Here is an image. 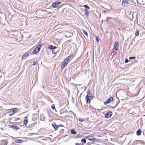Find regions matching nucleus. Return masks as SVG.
<instances>
[{"label": "nucleus", "instance_id": "obj_35", "mask_svg": "<svg viewBox=\"0 0 145 145\" xmlns=\"http://www.w3.org/2000/svg\"><path fill=\"white\" fill-rule=\"evenodd\" d=\"M37 62L35 61V62H33V65H35L37 64Z\"/></svg>", "mask_w": 145, "mask_h": 145}, {"label": "nucleus", "instance_id": "obj_11", "mask_svg": "<svg viewBox=\"0 0 145 145\" xmlns=\"http://www.w3.org/2000/svg\"><path fill=\"white\" fill-rule=\"evenodd\" d=\"M52 125L55 131H56L57 129L58 126L56 125L55 123H52Z\"/></svg>", "mask_w": 145, "mask_h": 145}, {"label": "nucleus", "instance_id": "obj_34", "mask_svg": "<svg viewBox=\"0 0 145 145\" xmlns=\"http://www.w3.org/2000/svg\"><path fill=\"white\" fill-rule=\"evenodd\" d=\"M56 3L58 5L61 3V2L59 1H58Z\"/></svg>", "mask_w": 145, "mask_h": 145}, {"label": "nucleus", "instance_id": "obj_27", "mask_svg": "<svg viewBox=\"0 0 145 145\" xmlns=\"http://www.w3.org/2000/svg\"><path fill=\"white\" fill-rule=\"evenodd\" d=\"M81 142H83L85 144L86 142V140L84 138L81 140Z\"/></svg>", "mask_w": 145, "mask_h": 145}, {"label": "nucleus", "instance_id": "obj_21", "mask_svg": "<svg viewBox=\"0 0 145 145\" xmlns=\"http://www.w3.org/2000/svg\"><path fill=\"white\" fill-rule=\"evenodd\" d=\"M140 142V141L139 140H136L133 143V145H136L137 144L139 143Z\"/></svg>", "mask_w": 145, "mask_h": 145}, {"label": "nucleus", "instance_id": "obj_25", "mask_svg": "<svg viewBox=\"0 0 145 145\" xmlns=\"http://www.w3.org/2000/svg\"><path fill=\"white\" fill-rule=\"evenodd\" d=\"M135 35L136 36H137L139 35V33L138 30H137L136 32L135 33Z\"/></svg>", "mask_w": 145, "mask_h": 145}, {"label": "nucleus", "instance_id": "obj_16", "mask_svg": "<svg viewBox=\"0 0 145 145\" xmlns=\"http://www.w3.org/2000/svg\"><path fill=\"white\" fill-rule=\"evenodd\" d=\"M142 133L141 130L140 129H139L136 132L137 135L138 136H140Z\"/></svg>", "mask_w": 145, "mask_h": 145}, {"label": "nucleus", "instance_id": "obj_33", "mask_svg": "<svg viewBox=\"0 0 145 145\" xmlns=\"http://www.w3.org/2000/svg\"><path fill=\"white\" fill-rule=\"evenodd\" d=\"M96 40L98 42L99 40V38L98 37H97V36L96 37Z\"/></svg>", "mask_w": 145, "mask_h": 145}, {"label": "nucleus", "instance_id": "obj_20", "mask_svg": "<svg viewBox=\"0 0 145 145\" xmlns=\"http://www.w3.org/2000/svg\"><path fill=\"white\" fill-rule=\"evenodd\" d=\"M15 142L17 143H21L23 142V140L21 139H17L15 141Z\"/></svg>", "mask_w": 145, "mask_h": 145}, {"label": "nucleus", "instance_id": "obj_10", "mask_svg": "<svg viewBox=\"0 0 145 145\" xmlns=\"http://www.w3.org/2000/svg\"><path fill=\"white\" fill-rule=\"evenodd\" d=\"M117 49L116 48H113L112 50V53L111 54V55L112 56H114L116 54V52H115V51H117Z\"/></svg>", "mask_w": 145, "mask_h": 145}, {"label": "nucleus", "instance_id": "obj_7", "mask_svg": "<svg viewBox=\"0 0 145 145\" xmlns=\"http://www.w3.org/2000/svg\"><path fill=\"white\" fill-rule=\"evenodd\" d=\"M68 63V62L65 59L61 65V69H63L67 65Z\"/></svg>", "mask_w": 145, "mask_h": 145}, {"label": "nucleus", "instance_id": "obj_39", "mask_svg": "<svg viewBox=\"0 0 145 145\" xmlns=\"http://www.w3.org/2000/svg\"><path fill=\"white\" fill-rule=\"evenodd\" d=\"M52 54H56V52H55L54 51H53V50H52Z\"/></svg>", "mask_w": 145, "mask_h": 145}, {"label": "nucleus", "instance_id": "obj_30", "mask_svg": "<svg viewBox=\"0 0 145 145\" xmlns=\"http://www.w3.org/2000/svg\"><path fill=\"white\" fill-rule=\"evenodd\" d=\"M51 108L53 110H55L56 112V109L55 106L54 105H52L51 106Z\"/></svg>", "mask_w": 145, "mask_h": 145}, {"label": "nucleus", "instance_id": "obj_28", "mask_svg": "<svg viewBox=\"0 0 145 145\" xmlns=\"http://www.w3.org/2000/svg\"><path fill=\"white\" fill-rule=\"evenodd\" d=\"M83 33L85 34L86 35L88 36V33L87 32L84 30H83Z\"/></svg>", "mask_w": 145, "mask_h": 145}, {"label": "nucleus", "instance_id": "obj_29", "mask_svg": "<svg viewBox=\"0 0 145 145\" xmlns=\"http://www.w3.org/2000/svg\"><path fill=\"white\" fill-rule=\"evenodd\" d=\"M84 11L85 12V13L87 15V14H88L89 13V12H88V10L86 9H85L84 10Z\"/></svg>", "mask_w": 145, "mask_h": 145}, {"label": "nucleus", "instance_id": "obj_17", "mask_svg": "<svg viewBox=\"0 0 145 145\" xmlns=\"http://www.w3.org/2000/svg\"><path fill=\"white\" fill-rule=\"evenodd\" d=\"M128 4V2L127 1H123L122 5L123 6H125Z\"/></svg>", "mask_w": 145, "mask_h": 145}, {"label": "nucleus", "instance_id": "obj_37", "mask_svg": "<svg viewBox=\"0 0 145 145\" xmlns=\"http://www.w3.org/2000/svg\"><path fill=\"white\" fill-rule=\"evenodd\" d=\"M57 126H58V128L59 127H63V125H62V124H60L59 125H57Z\"/></svg>", "mask_w": 145, "mask_h": 145}, {"label": "nucleus", "instance_id": "obj_31", "mask_svg": "<svg viewBox=\"0 0 145 145\" xmlns=\"http://www.w3.org/2000/svg\"><path fill=\"white\" fill-rule=\"evenodd\" d=\"M136 58L135 57V56H133V57H130L129 58V59H135Z\"/></svg>", "mask_w": 145, "mask_h": 145}, {"label": "nucleus", "instance_id": "obj_43", "mask_svg": "<svg viewBox=\"0 0 145 145\" xmlns=\"http://www.w3.org/2000/svg\"><path fill=\"white\" fill-rule=\"evenodd\" d=\"M80 124H81V125H82V123H80Z\"/></svg>", "mask_w": 145, "mask_h": 145}, {"label": "nucleus", "instance_id": "obj_18", "mask_svg": "<svg viewBox=\"0 0 145 145\" xmlns=\"http://www.w3.org/2000/svg\"><path fill=\"white\" fill-rule=\"evenodd\" d=\"M118 42L116 41L115 42L114 44V48H117V50H118V48L117 47L118 46Z\"/></svg>", "mask_w": 145, "mask_h": 145}, {"label": "nucleus", "instance_id": "obj_4", "mask_svg": "<svg viewBox=\"0 0 145 145\" xmlns=\"http://www.w3.org/2000/svg\"><path fill=\"white\" fill-rule=\"evenodd\" d=\"M18 111V109L16 108H14L10 110V113H11V115H13L17 112Z\"/></svg>", "mask_w": 145, "mask_h": 145}, {"label": "nucleus", "instance_id": "obj_13", "mask_svg": "<svg viewBox=\"0 0 145 145\" xmlns=\"http://www.w3.org/2000/svg\"><path fill=\"white\" fill-rule=\"evenodd\" d=\"M27 118V116H26L24 117V118H25V119L24 120V121H23L24 124L25 125L26 127H27L26 125L27 124V122H28V120Z\"/></svg>", "mask_w": 145, "mask_h": 145}, {"label": "nucleus", "instance_id": "obj_36", "mask_svg": "<svg viewBox=\"0 0 145 145\" xmlns=\"http://www.w3.org/2000/svg\"><path fill=\"white\" fill-rule=\"evenodd\" d=\"M83 144H82L81 143H75V145H83Z\"/></svg>", "mask_w": 145, "mask_h": 145}, {"label": "nucleus", "instance_id": "obj_15", "mask_svg": "<svg viewBox=\"0 0 145 145\" xmlns=\"http://www.w3.org/2000/svg\"><path fill=\"white\" fill-rule=\"evenodd\" d=\"M37 48H36L33 51L31 52V54H36L38 53L39 51H38Z\"/></svg>", "mask_w": 145, "mask_h": 145}, {"label": "nucleus", "instance_id": "obj_24", "mask_svg": "<svg viewBox=\"0 0 145 145\" xmlns=\"http://www.w3.org/2000/svg\"><path fill=\"white\" fill-rule=\"evenodd\" d=\"M27 57V56L26 55V54H25L22 55V59H25Z\"/></svg>", "mask_w": 145, "mask_h": 145}, {"label": "nucleus", "instance_id": "obj_1", "mask_svg": "<svg viewBox=\"0 0 145 145\" xmlns=\"http://www.w3.org/2000/svg\"><path fill=\"white\" fill-rule=\"evenodd\" d=\"M87 94L85 97L86 103L87 104H90V101L93 99V96L92 94L90 92V90H88L87 92Z\"/></svg>", "mask_w": 145, "mask_h": 145}, {"label": "nucleus", "instance_id": "obj_44", "mask_svg": "<svg viewBox=\"0 0 145 145\" xmlns=\"http://www.w3.org/2000/svg\"><path fill=\"white\" fill-rule=\"evenodd\" d=\"M144 116H145V115H144Z\"/></svg>", "mask_w": 145, "mask_h": 145}, {"label": "nucleus", "instance_id": "obj_22", "mask_svg": "<svg viewBox=\"0 0 145 145\" xmlns=\"http://www.w3.org/2000/svg\"><path fill=\"white\" fill-rule=\"evenodd\" d=\"M71 132L72 134L74 135L76 133V132L74 129H71Z\"/></svg>", "mask_w": 145, "mask_h": 145}, {"label": "nucleus", "instance_id": "obj_6", "mask_svg": "<svg viewBox=\"0 0 145 145\" xmlns=\"http://www.w3.org/2000/svg\"><path fill=\"white\" fill-rule=\"evenodd\" d=\"M9 127L10 128H12L15 131H16L19 129V128L16 125H9Z\"/></svg>", "mask_w": 145, "mask_h": 145}, {"label": "nucleus", "instance_id": "obj_2", "mask_svg": "<svg viewBox=\"0 0 145 145\" xmlns=\"http://www.w3.org/2000/svg\"><path fill=\"white\" fill-rule=\"evenodd\" d=\"M86 138L92 141H95L96 139V138H94V137L92 135H89L86 136Z\"/></svg>", "mask_w": 145, "mask_h": 145}, {"label": "nucleus", "instance_id": "obj_14", "mask_svg": "<svg viewBox=\"0 0 145 145\" xmlns=\"http://www.w3.org/2000/svg\"><path fill=\"white\" fill-rule=\"evenodd\" d=\"M44 45V44L43 43L40 44L37 48V50H38V51H40V48L43 46Z\"/></svg>", "mask_w": 145, "mask_h": 145}, {"label": "nucleus", "instance_id": "obj_42", "mask_svg": "<svg viewBox=\"0 0 145 145\" xmlns=\"http://www.w3.org/2000/svg\"><path fill=\"white\" fill-rule=\"evenodd\" d=\"M12 115H11V114H9V115H10V116H12Z\"/></svg>", "mask_w": 145, "mask_h": 145}, {"label": "nucleus", "instance_id": "obj_23", "mask_svg": "<svg viewBox=\"0 0 145 145\" xmlns=\"http://www.w3.org/2000/svg\"><path fill=\"white\" fill-rule=\"evenodd\" d=\"M85 120V118H79L78 119L79 121L80 122H82L84 121Z\"/></svg>", "mask_w": 145, "mask_h": 145}, {"label": "nucleus", "instance_id": "obj_3", "mask_svg": "<svg viewBox=\"0 0 145 145\" xmlns=\"http://www.w3.org/2000/svg\"><path fill=\"white\" fill-rule=\"evenodd\" d=\"M112 113L111 111H109L107 112L105 115V116L106 118H110L112 116Z\"/></svg>", "mask_w": 145, "mask_h": 145}, {"label": "nucleus", "instance_id": "obj_19", "mask_svg": "<svg viewBox=\"0 0 145 145\" xmlns=\"http://www.w3.org/2000/svg\"><path fill=\"white\" fill-rule=\"evenodd\" d=\"M52 6L53 8H57L58 7V5L56 2H54L52 3Z\"/></svg>", "mask_w": 145, "mask_h": 145}, {"label": "nucleus", "instance_id": "obj_40", "mask_svg": "<svg viewBox=\"0 0 145 145\" xmlns=\"http://www.w3.org/2000/svg\"><path fill=\"white\" fill-rule=\"evenodd\" d=\"M110 18H109V17H107V20H106V21H107V20H108V19H110Z\"/></svg>", "mask_w": 145, "mask_h": 145}, {"label": "nucleus", "instance_id": "obj_26", "mask_svg": "<svg viewBox=\"0 0 145 145\" xmlns=\"http://www.w3.org/2000/svg\"><path fill=\"white\" fill-rule=\"evenodd\" d=\"M84 7L86 9H89V6L88 5H84Z\"/></svg>", "mask_w": 145, "mask_h": 145}, {"label": "nucleus", "instance_id": "obj_8", "mask_svg": "<svg viewBox=\"0 0 145 145\" xmlns=\"http://www.w3.org/2000/svg\"><path fill=\"white\" fill-rule=\"evenodd\" d=\"M113 100V98L112 97H110V98H108L107 100L105 102H104V103L105 105L106 104L109 103H110L111 101Z\"/></svg>", "mask_w": 145, "mask_h": 145}, {"label": "nucleus", "instance_id": "obj_12", "mask_svg": "<svg viewBox=\"0 0 145 145\" xmlns=\"http://www.w3.org/2000/svg\"><path fill=\"white\" fill-rule=\"evenodd\" d=\"M36 124V123L35 122L30 125H29L28 127L29 129L30 130H31L32 129V128L34 127Z\"/></svg>", "mask_w": 145, "mask_h": 145}, {"label": "nucleus", "instance_id": "obj_41", "mask_svg": "<svg viewBox=\"0 0 145 145\" xmlns=\"http://www.w3.org/2000/svg\"><path fill=\"white\" fill-rule=\"evenodd\" d=\"M61 131H64V130H63V129H61Z\"/></svg>", "mask_w": 145, "mask_h": 145}, {"label": "nucleus", "instance_id": "obj_5", "mask_svg": "<svg viewBox=\"0 0 145 145\" xmlns=\"http://www.w3.org/2000/svg\"><path fill=\"white\" fill-rule=\"evenodd\" d=\"M74 56V55L73 54H72L71 55L69 56L68 57L65 59L66 61H67L68 62H69V61L72 60V59L73 58Z\"/></svg>", "mask_w": 145, "mask_h": 145}, {"label": "nucleus", "instance_id": "obj_38", "mask_svg": "<svg viewBox=\"0 0 145 145\" xmlns=\"http://www.w3.org/2000/svg\"><path fill=\"white\" fill-rule=\"evenodd\" d=\"M29 55H31L32 54H31V53H29L27 54H26V55L27 57Z\"/></svg>", "mask_w": 145, "mask_h": 145}, {"label": "nucleus", "instance_id": "obj_9", "mask_svg": "<svg viewBox=\"0 0 145 145\" xmlns=\"http://www.w3.org/2000/svg\"><path fill=\"white\" fill-rule=\"evenodd\" d=\"M57 48V47L56 46L52 45H50L49 46L48 48L51 50H55Z\"/></svg>", "mask_w": 145, "mask_h": 145}, {"label": "nucleus", "instance_id": "obj_32", "mask_svg": "<svg viewBox=\"0 0 145 145\" xmlns=\"http://www.w3.org/2000/svg\"><path fill=\"white\" fill-rule=\"evenodd\" d=\"M129 61V60L128 59H127V58H126L125 59V63H127Z\"/></svg>", "mask_w": 145, "mask_h": 145}]
</instances>
